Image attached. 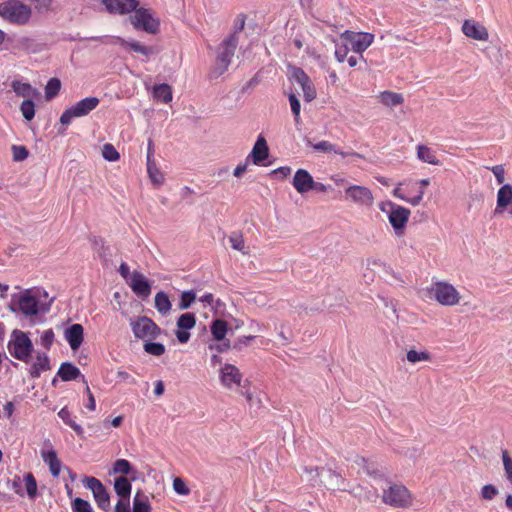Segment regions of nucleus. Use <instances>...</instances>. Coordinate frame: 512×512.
Instances as JSON below:
<instances>
[{"instance_id":"nucleus-47","label":"nucleus","mask_w":512,"mask_h":512,"mask_svg":"<svg viewBox=\"0 0 512 512\" xmlns=\"http://www.w3.org/2000/svg\"><path fill=\"white\" fill-rule=\"evenodd\" d=\"M407 361L415 364L421 361H429L431 356L427 351L409 350L406 354Z\"/></svg>"},{"instance_id":"nucleus-2","label":"nucleus","mask_w":512,"mask_h":512,"mask_svg":"<svg viewBox=\"0 0 512 512\" xmlns=\"http://www.w3.org/2000/svg\"><path fill=\"white\" fill-rule=\"evenodd\" d=\"M31 15V8L19 0L0 3V16L9 23L25 25L29 22Z\"/></svg>"},{"instance_id":"nucleus-27","label":"nucleus","mask_w":512,"mask_h":512,"mask_svg":"<svg viewBox=\"0 0 512 512\" xmlns=\"http://www.w3.org/2000/svg\"><path fill=\"white\" fill-rule=\"evenodd\" d=\"M131 489L132 485L126 477L120 476L115 479L114 490L119 497L129 501Z\"/></svg>"},{"instance_id":"nucleus-52","label":"nucleus","mask_w":512,"mask_h":512,"mask_svg":"<svg viewBox=\"0 0 512 512\" xmlns=\"http://www.w3.org/2000/svg\"><path fill=\"white\" fill-rule=\"evenodd\" d=\"M502 462L506 479L512 484V458L507 450L502 451Z\"/></svg>"},{"instance_id":"nucleus-7","label":"nucleus","mask_w":512,"mask_h":512,"mask_svg":"<svg viewBox=\"0 0 512 512\" xmlns=\"http://www.w3.org/2000/svg\"><path fill=\"white\" fill-rule=\"evenodd\" d=\"M100 100L97 97H86L71 107L67 108L60 117L62 125H69L74 118L88 115L99 105Z\"/></svg>"},{"instance_id":"nucleus-5","label":"nucleus","mask_w":512,"mask_h":512,"mask_svg":"<svg viewBox=\"0 0 512 512\" xmlns=\"http://www.w3.org/2000/svg\"><path fill=\"white\" fill-rule=\"evenodd\" d=\"M133 15L129 17L131 24L136 30L144 31L148 34H157L160 30V20L153 16L151 9L135 8Z\"/></svg>"},{"instance_id":"nucleus-14","label":"nucleus","mask_w":512,"mask_h":512,"mask_svg":"<svg viewBox=\"0 0 512 512\" xmlns=\"http://www.w3.org/2000/svg\"><path fill=\"white\" fill-rule=\"evenodd\" d=\"M19 310L26 316H35L41 311L48 310L44 308L29 290L23 292L18 301Z\"/></svg>"},{"instance_id":"nucleus-31","label":"nucleus","mask_w":512,"mask_h":512,"mask_svg":"<svg viewBox=\"0 0 512 512\" xmlns=\"http://www.w3.org/2000/svg\"><path fill=\"white\" fill-rule=\"evenodd\" d=\"M378 97L379 101L387 107H395L400 105L404 100L402 94L392 91L381 92Z\"/></svg>"},{"instance_id":"nucleus-34","label":"nucleus","mask_w":512,"mask_h":512,"mask_svg":"<svg viewBox=\"0 0 512 512\" xmlns=\"http://www.w3.org/2000/svg\"><path fill=\"white\" fill-rule=\"evenodd\" d=\"M133 512H151L148 497L141 491H137L134 496Z\"/></svg>"},{"instance_id":"nucleus-41","label":"nucleus","mask_w":512,"mask_h":512,"mask_svg":"<svg viewBox=\"0 0 512 512\" xmlns=\"http://www.w3.org/2000/svg\"><path fill=\"white\" fill-rule=\"evenodd\" d=\"M26 493L30 499H35L37 496V482L32 473H26L23 477Z\"/></svg>"},{"instance_id":"nucleus-60","label":"nucleus","mask_w":512,"mask_h":512,"mask_svg":"<svg viewBox=\"0 0 512 512\" xmlns=\"http://www.w3.org/2000/svg\"><path fill=\"white\" fill-rule=\"evenodd\" d=\"M489 169V167H487ZM490 170L492 171V173L494 174L497 182L499 184H502L505 180V170H504V167L502 165H496V166H493L490 168Z\"/></svg>"},{"instance_id":"nucleus-4","label":"nucleus","mask_w":512,"mask_h":512,"mask_svg":"<svg viewBox=\"0 0 512 512\" xmlns=\"http://www.w3.org/2000/svg\"><path fill=\"white\" fill-rule=\"evenodd\" d=\"M379 209L383 213L387 214L389 223L395 230L396 234H402L411 215L410 210L391 201L380 203Z\"/></svg>"},{"instance_id":"nucleus-23","label":"nucleus","mask_w":512,"mask_h":512,"mask_svg":"<svg viewBox=\"0 0 512 512\" xmlns=\"http://www.w3.org/2000/svg\"><path fill=\"white\" fill-rule=\"evenodd\" d=\"M84 329L80 324H73L65 330L64 336L72 350H77L83 342Z\"/></svg>"},{"instance_id":"nucleus-40","label":"nucleus","mask_w":512,"mask_h":512,"mask_svg":"<svg viewBox=\"0 0 512 512\" xmlns=\"http://www.w3.org/2000/svg\"><path fill=\"white\" fill-rule=\"evenodd\" d=\"M352 460L357 466L362 468L363 471L366 472L368 475H376L377 474L378 470H377L375 464L373 462L369 461L368 459H366L362 456L356 455V456H354V458Z\"/></svg>"},{"instance_id":"nucleus-9","label":"nucleus","mask_w":512,"mask_h":512,"mask_svg":"<svg viewBox=\"0 0 512 512\" xmlns=\"http://www.w3.org/2000/svg\"><path fill=\"white\" fill-rule=\"evenodd\" d=\"M430 292L433 298L443 306H455L460 302V294L450 283L439 281L432 285Z\"/></svg>"},{"instance_id":"nucleus-37","label":"nucleus","mask_w":512,"mask_h":512,"mask_svg":"<svg viewBox=\"0 0 512 512\" xmlns=\"http://www.w3.org/2000/svg\"><path fill=\"white\" fill-rule=\"evenodd\" d=\"M289 73H290V76H289L290 80H294L295 82H297L301 86V88L311 82L310 77L300 67H296V66L291 67L289 70Z\"/></svg>"},{"instance_id":"nucleus-46","label":"nucleus","mask_w":512,"mask_h":512,"mask_svg":"<svg viewBox=\"0 0 512 512\" xmlns=\"http://www.w3.org/2000/svg\"><path fill=\"white\" fill-rule=\"evenodd\" d=\"M20 110L27 121H31L35 116V103L32 99H26L21 103Z\"/></svg>"},{"instance_id":"nucleus-63","label":"nucleus","mask_w":512,"mask_h":512,"mask_svg":"<svg viewBox=\"0 0 512 512\" xmlns=\"http://www.w3.org/2000/svg\"><path fill=\"white\" fill-rule=\"evenodd\" d=\"M289 102H290L292 113L294 114L295 117H297L300 114V108H301L299 99L296 97V95L290 94Z\"/></svg>"},{"instance_id":"nucleus-6","label":"nucleus","mask_w":512,"mask_h":512,"mask_svg":"<svg viewBox=\"0 0 512 512\" xmlns=\"http://www.w3.org/2000/svg\"><path fill=\"white\" fill-rule=\"evenodd\" d=\"M382 501L394 508H408L412 505L413 498L404 485L390 483L383 491Z\"/></svg>"},{"instance_id":"nucleus-28","label":"nucleus","mask_w":512,"mask_h":512,"mask_svg":"<svg viewBox=\"0 0 512 512\" xmlns=\"http://www.w3.org/2000/svg\"><path fill=\"white\" fill-rule=\"evenodd\" d=\"M147 174L153 186L160 187L165 182V176L156 164V161L147 162Z\"/></svg>"},{"instance_id":"nucleus-54","label":"nucleus","mask_w":512,"mask_h":512,"mask_svg":"<svg viewBox=\"0 0 512 512\" xmlns=\"http://www.w3.org/2000/svg\"><path fill=\"white\" fill-rule=\"evenodd\" d=\"M13 160L16 162H20L25 160L28 157V150L26 147L22 145H13L12 146Z\"/></svg>"},{"instance_id":"nucleus-48","label":"nucleus","mask_w":512,"mask_h":512,"mask_svg":"<svg viewBox=\"0 0 512 512\" xmlns=\"http://www.w3.org/2000/svg\"><path fill=\"white\" fill-rule=\"evenodd\" d=\"M196 300V293L193 290L183 291L180 296L179 309L186 310Z\"/></svg>"},{"instance_id":"nucleus-49","label":"nucleus","mask_w":512,"mask_h":512,"mask_svg":"<svg viewBox=\"0 0 512 512\" xmlns=\"http://www.w3.org/2000/svg\"><path fill=\"white\" fill-rule=\"evenodd\" d=\"M131 471V464L126 459H118L113 464L112 473L113 474H122L127 475Z\"/></svg>"},{"instance_id":"nucleus-26","label":"nucleus","mask_w":512,"mask_h":512,"mask_svg":"<svg viewBox=\"0 0 512 512\" xmlns=\"http://www.w3.org/2000/svg\"><path fill=\"white\" fill-rule=\"evenodd\" d=\"M11 88L17 96L26 98L39 96V92L36 89H34L29 83H24L19 80H13L11 83Z\"/></svg>"},{"instance_id":"nucleus-43","label":"nucleus","mask_w":512,"mask_h":512,"mask_svg":"<svg viewBox=\"0 0 512 512\" xmlns=\"http://www.w3.org/2000/svg\"><path fill=\"white\" fill-rule=\"evenodd\" d=\"M393 195L413 206H417L420 204V202L422 201L423 199V195H424V192L422 190H419L418 194L412 198H408L407 196H405L403 193H402V189L400 188V186L396 187L393 191Z\"/></svg>"},{"instance_id":"nucleus-12","label":"nucleus","mask_w":512,"mask_h":512,"mask_svg":"<svg viewBox=\"0 0 512 512\" xmlns=\"http://www.w3.org/2000/svg\"><path fill=\"white\" fill-rule=\"evenodd\" d=\"M83 483L87 489L92 491L98 507L103 511H108L110 509V496L101 481L95 477H85Z\"/></svg>"},{"instance_id":"nucleus-22","label":"nucleus","mask_w":512,"mask_h":512,"mask_svg":"<svg viewBox=\"0 0 512 512\" xmlns=\"http://www.w3.org/2000/svg\"><path fill=\"white\" fill-rule=\"evenodd\" d=\"M49 449H43L41 451V457L43 461L49 466L50 473L54 477H58L61 471V462L57 457L56 451L52 445L48 442Z\"/></svg>"},{"instance_id":"nucleus-11","label":"nucleus","mask_w":512,"mask_h":512,"mask_svg":"<svg viewBox=\"0 0 512 512\" xmlns=\"http://www.w3.org/2000/svg\"><path fill=\"white\" fill-rule=\"evenodd\" d=\"M219 380L224 388L231 391L243 387V374L233 364L226 363L220 368Z\"/></svg>"},{"instance_id":"nucleus-21","label":"nucleus","mask_w":512,"mask_h":512,"mask_svg":"<svg viewBox=\"0 0 512 512\" xmlns=\"http://www.w3.org/2000/svg\"><path fill=\"white\" fill-rule=\"evenodd\" d=\"M114 42L119 43L123 47H129L132 51L149 57L157 53V50L152 46L142 45L140 42L136 40H125L119 36H115L112 38Z\"/></svg>"},{"instance_id":"nucleus-35","label":"nucleus","mask_w":512,"mask_h":512,"mask_svg":"<svg viewBox=\"0 0 512 512\" xmlns=\"http://www.w3.org/2000/svg\"><path fill=\"white\" fill-rule=\"evenodd\" d=\"M58 416L62 419V421L68 425L69 427H71L75 433L78 435V436H82L84 431H83V428L78 425L71 417V413L70 411L66 408V407H63L59 412H58Z\"/></svg>"},{"instance_id":"nucleus-53","label":"nucleus","mask_w":512,"mask_h":512,"mask_svg":"<svg viewBox=\"0 0 512 512\" xmlns=\"http://www.w3.org/2000/svg\"><path fill=\"white\" fill-rule=\"evenodd\" d=\"M23 479L20 476L16 475L13 479H7V487L12 489L17 495L24 496V491L22 489Z\"/></svg>"},{"instance_id":"nucleus-24","label":"nucleus","mask_w":512,"mask_h":512,"mask_svg":"<svg viewBox=\"0 0 512 512\" xmlns=\"http://www.w3.org/2000/svg\"><path fill=\"white\" fill-rule=\"evenodd\" d=\"M512 204V185L504 184L497 192V206L495 213H501Z\"/></svg>"},{"instance_id":"nucleus-56","label":"nucleus","mask_w":512,"mask_h":512,"mask_svg":"<svg viewBox=\"0 0 512 512\" xmlns=\"http://www.w3.org/2000/svg\"><path fill=\"white\" fill-rule=\"evenodd\" d=\"M497 494L498 490L492 484L484 485L481 489V496L485 500H492Z\"/></svg>"},{"instance_id":"nucleus-18","label":"nucleus","mask_w":512,"mask_h":512,"mask_svg":"<svg viewBox=\"0 0 512 512\" xmlns=\"http://www.w3.org/2000/svg\"><path fill=\"white\" fill-rule=\"evenodd\" d=\"M313 180V177L307 170L298 169L293 177L292 185L298 193L304 194L311 191Z\"/></svg>"},{"instance_id":"nucleus-33","label":"nucleus","mask_w":512,"mask_h":512,"mask_svg":"<svg viewBox=\"0 0 512 512\" xmlns=\"http://www.w3.org/2000/svg\"><path fill=\"white\" fill-rule=\"evenodd\" d=\"M153 97L168 103L172 100V89L168 84H157L153 87Z\"/></svg>"},{"instance_id":"nucleus-29","label":"nucleus","mask_w":512,"mask_h":512,"mask_svg":"<svg viewBox=\"0 0 512 512\" xmlns=\"http://www.w3.org/2000/svg\"><path fill=\"white\" fill-rule=\"evenodd\" d=\"M57 374L63 381H71L78 378L81 375V372L79 368L73 364L65 362L61 364Z\"/></svg>"},{"instance_id":"nucleus-19","label":"nucleus","mask_w":512,"mask_h":512,"mask_svg":"<svg viewBox=\"0 0 512 512\" xmlns=\"http://www.w3.org/2000/svg\"><path fill=\"white\" fill-rule=\"evenodd\" d=\"M463 33L472 39L486 41L489 37L488 30L472 20H465L462 25Z\"/></svg>"},{"instance_id":"nucleus-17","label":"nucleus","mask_w":512,"mask_h":512,"mask_svg":"<svg viewBox=\"0 0 512 512\" xmlns=\"http://www.w3.org/2000/svg\"><path fill=\"white\" fill-rule=\"evenodd\" d=\"M306 142H307L308 146H311L315 150L321 151L323 153L333 152L335 154L341 155L342 157L353 156L356 158H361L360 154H358L356 152L348 151V150L345 151L329 141H320V142L314 144L311 140L307 139Z\"/></svg>"},{"instance_id":"nucleus-1","label":"nucleus","mask_w":512,"mask_h":512,"mask_svg":"<svg viewBox=\"0 0 512 512\" xmlns=\"http://www.w3.org/2000/svg\"><path fill=\"white\" fill-rule=\"evenodd\" d=\"M238 36L229 35L217 48V56L210 77L218 78L227 71L238 46Z\"/></svg>"},{"instance_id":"nucleus-38","label":"nucleus","mask_w":512,"mask_h":512,"mask_svg":"<svg viewBox=\"0 0 512 512\" xmlns=\"http://www.w3.org/2000/svg\"><path fill=\"white\" fill-rule=\"evenodd\" d=\"M303 471L305 473V479L306 481L310 482L313 486L322 485L323 480L321 478V468L319 467H303Z\"/></svg>"},{"instance_id":"nucleus-20","label":"nucleus","mask_w":512,"mask_h":512,"mask_svg":"<svg viewBox=\"0 0 512 512\" xmlns=\"http://www.w3.org/2000/svg\"><path fill=\"white\" fill-rule=\"evenodd\" d=\"M268 152V146L265 138L262 135H259L252 151L247 157V161L251 160L253 164L261 165L263 161L268 157Z\"/></svg>"},{"instance_id":"nucleus-44","label":"nucleus","mask_w":512,"mask_h":512,"mask_svg":"<svg viewBox=\"0 0 512 512\" xmlns=\"http://www.w3.org/2000/svg\"><path fill=\"white\" fill-rule=\"evenodd\" d=\"M61 89V81L58 78H51L48 80L45 87V97L46 99H52L58 95Z\"/></svg>"},{"instance_id":"nucleus-3","label":"nucleus","mask_w":512,"mask_h":512,"mask_svg":"<svg viewBox=\"0 0 512 512\" xmlns=\"http://www.w3.org/2000/svg\"><path fill=\"white\" fill-rule=\"evenodd\" d=\"M8 351L14 358L28 362L33 351V344L26 333L14 330L8 342Z\"/></svg>"},{"instance_id":"nucleus-55","label":"nucleus","mask_w":512,"mask_h":512,"mask_svg":"<svg viewBox=\"0 0 512 512\" xmlns=\"http://www.w3.org/2000/svg\"><path fill=\"white\" fill-rule=\"evenodd\" d=\"M229 242L233 249L238 251L244 250V239L242 235L237 233L231 234V236L229 237Z\"/></svg>"},{"instance_id":"nucleus-62","label":"nucleus","mask_w":512,"mask_h":512,"mask_svg":"<svg viewBox=\"0 0 512 512\" xmlns=\"http://www.w3.org/2000/svg\"><path fill=\"white\" fill-rule=\"evenodd\" d=\"M254 339V336H242L239 337L233 344V348L241 351L244 346L249 345L250 341Z\"/></svg>"},{"instance_id":"nucleus-13","label":"nucleus","mask_w":512,"mask_h":512,"mask_svg":"<svg viewBox=\"0 0 512 512\" xmlns=\"http://www.w3.org/2000/svg\"><path fill=\"white\" fill-rule=\"evenodd\" d=\"M345 197L356 205L371 207L374 202L372 191L360 185H350L345 189Z\"/></svg>"},{"instance_id":"nucleus-61","label":"nucleus","mask_w":512,"mask_h":512,"mask_svg":"<svg viewBox=\"0 0 512 512\" xmlns=\"http://www.w3.org/2000/svg\"><path fill=\"white\" fill-rule=\"evenodd\" d=\"M246 16L239 14L234 22V31L231 35L238 36V33L244 29Z\"/></svg>"},{"instance_id":"nucleus-59","label":"nucleus","mask_w":512,"mask_h":512,"mask_svg":"<svg viewBox=\"0 0 512 512\" xmlns=\"http://www.w3.org/2000/svg\"><path fill=\"white\" fill-rule=\"evenodd\" d=\"M54 340V333L51 329L45 330L41 335V344L46 348L50 349Z\"/></svg>"},{"instance_id":"nucleus-45","label":"nucleus","mask_w":512,"mask_h":512,"mask_svg":"<svg viewBox=\"0 0 512 512\" xmlns=\"http://www.w3.org/2000/svg\"><path fill=\"white\" fill-rule=\"evenodd\" d=\"M144 351L153 356H161L165 353L166 348L162 343L151 342L147 340L143 346Z\"/></svg>"},{"instance_id":"nucleus-39","label":"nucleus","mask_w":512,"mask_h":512,"mask_svg":"<svg viewBox=\"0 0 512 512\" xmlns=\"http://www.w3.org/2000/svg\"><path fill=\"white\" fill-rule=\"evenodd\" d=\"M211 333L217 341H222L227 333V323L222 319L213 321L211 325Z\"/></svg>"},{"instance_id":"nucleus-25","label":"nucleus","mask_w":512,"mask_h":512,"mask_svg":"<svg viewBox=\"0 0 512 512\" xmlns=\"http://www.w3.org/2000/svg\"><path fill=\"white\" fill-rule=\"evenodd\" d=\"M50 369L49 357L46 353H37L35 362L31 365L29 373L32 378H38L42 372Z\"/></svg>"},{"instance_id":"nucleus-58","label":"nucleus","mask_w":512,"mask_h":512,"mask_svg":"<svg viewBox=\"0 0 512 512\" xmlns=\"http://www.w3.org/2000/svg\"><path fill=\"white\" fill-rule=\"evenodd\" d=\"M302 91L305 101L311 102L316 98V89L312 81L306 84L304 87H302Z\"/></svg>"},{"instance_id":"nucleus-15","label":"nucleus","mask_w":512,"mask_h":512,"mask_svg":"<svg viewBox=\"0 0 512 512\" xmlns=\"http://www.w3.org/2000/svg\"><path fill=\"white\" fill-rule=\"evenodd\" d=\"M102 4L111 14H127L139 6V0H102Z\"/></svg>"},{"instance_id":"nucleus-8","label":"nucleus","mask_w":512,"mask_h":512,"mask_svg":"<svg viewBox=\"0 0 512 512\" xmlns=\"http://www.w3.org/2000/svg\"><path fill=\"white\" fill-rule=\"evenodd\" d=\"M130 326L134 336L141 340L156 339L161 333L160 327L146 316L131 318Z\"/></svg>"},{"instance_id":"nucleus-30","label":"nucleus","mask_w":512,"mask_h":512,"mask_svg":"<svg viewBox=\"0 0 512 512\" xmlns=\"http://www.w3.org/2000/svg\"><path fill=\"white\" fill-rule=\"evenodd\" d=\"M154 304H155L156 310L161 315H167L171 311V308H172V304L169 300V297L164 291H159L158 293H156L155 299H154Z\"/></svg>"},{"instance_id":"nucleus-10","label":"nucleus","mask_w":512,"mask_h":512,"mask_svg":"<svg viewBox=\"0 0 512 512\" xmlns=\"http://www.w3.org/2000/svg\"><path fill=\"white\" fill-rule=\"evenodd\" d=\"M342 38L346 40L355 53L360 55V60L366 63L362 53L372 44L374 35L368 32H353L346 30L342 34Z\"/></svg>"},{"instance_id":"nucleus-50","label":"nucleus","mask_w":512,"mask_h":512,"mask_svg":"<svg viewBox=\"0 0 512 512\" xmlns=\"http://www.w3.org/2000/svg\"><path fill=\"white\" fill-rule=\"evenodd\" d=\"M72 512H93L91 504L82 499L75 498L71 503Z\"/></svg>"},{"instance_id":"nucleus-32","label":"nucleus","mask_w":512,"mask_h":512,"mask_svg":"<svg viewBox=\"0 0 512 512\" xmlns=\"http://www.w3.org/2000/svg\"><path fill=\"white\" fill-rule=\"evenodd\" d=\"M417 157L422 162H426L432 165H438L439 161L436 157L435 152L426 145H418L417 146Z\"/></svg>"},{"instance_id":"nucleus-64","label":"nucleus","mask_w":512,"mask_h":512,"mask_svg":"<svg viewBox=\"0 0 512 512\" xmlns=\"http://www.w3.org/2000/svg\"><path fill=\"white\" fill-rule=\"evenodd\" d=\"M291 173V168L288 166H281L274 169L271 174L281 179L286 178Z\"/></svg>"},{"instance_id":"nucleus-16","label":"nucleus","mask_w":512,"mask_h":512,"mask_svg":"<svg viewBox=\"0 0 512 512\" xmlns=\"http://www.w3.org/2000/svg\"><path fill=\"white\" fill-rule=\"evenodd\" d=\"M132 291L143 299L147 298L151 293V284L146 279V277L138 272L134 271L130 276V281L128 282Z\"/></svg>"},{"instance_id":"nucleus-57","label":"nucleus","mask_w":512,"mask_h":512,"mask_svg":"<svg viewBox=\"0 0 512 512\" xmlns=\"http://www.w3.org/2000/svg\"><path fill=\"white\" fill-rule=\"evenodd\" d=\"M173 489L179 495H188L190 493V490L185 482L178 477L173 480Z\"/></svg>"},{"instance_id":"nucleus-51","label":"nucleus","mask_w":512,"mask_h":512,"mask_svg":"<svg viewBox=\"0 0 512 512\" xmlns=\"http://www.w3.org/2000/svg\"><path fill=\"white\" fill-rule=\"evenodd\" d=\"M102 156L105 160L110 162L117 161L120 158L118 151L112 144L109 143L102 147Z\"/></svg>"},{"instance_id":"nucleus-42","label":"nucleus","mask_w":512,"mask_h":512,"mask_svg":"<svg viewBox=\"0 0 512 512\" xmlns=\"http://www.w3.org/2000/svg\"><path fill=\"white\" fill-rule=\"evenodd\" d=\"M196 325V317L193 313H184L177 319V328L190 330Z\"/></svg>"},{"instance_id":"nucleus-36","label":"nucleus","mask_w":512,"mask_h":512,"mask_svg":"<svg viewBox=\"0 0 512 512\" xmlns=\"http://www.w3.org/2000/svg\"><path fill=\"white\" fill-rule=\"evenodd\" d=\"M327 473L332 476V478L330 481H327L326 479L321 480L323 486L333 490H346L344 485V478H342L341 475L337 474L335 471H328Z\"/></svg>"}]
</instances>
